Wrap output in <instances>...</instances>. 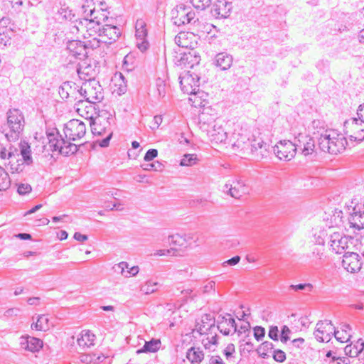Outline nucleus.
I'll return each instance as SVG.
<instances>
[{
  "instance_id": "obj_1",
  "label": "nucleus",
  "mask_w": 364,
  "mask_h": 364,
  "mask_svg": "<svg viewBox=\"0 0 364 364\" xmlns=\"http://www.w3.org/2000/svg\"><path fill=\"white\" fill-rule=\"evenodd\" d=\"M86 133L85 124L79 119H73L65 124L63 139L56 129L47 133L48 144L53 151H58L61 154L68 156L77 152V146L70 141L82 138Z\"/></svg>"
},
{
  "instance_id": "obj_2",
  "label": "nucleus",
  "mask_w": 364,
  "mask_h": 364,
  "mask_svg": "<svg viewBox=\"0 0 364 364\" xmlns=\"http://www.w3.org/2000/svg\"><path fill=\"white\" fill-rule=\"evenodd\" d=\"M259 129L252 127L247 123H238L235 125L232 138L235 140L233 146L241 150H247L250 148L252 152L260 150H267L268 144L260 136Z\"/></svg>"
},
{
  "instance_id": "obj_3",
  "label": "nucleus",
  "mask_w": 364,
  "mask_h": 364,
  "mask_svg": "<svg viewBox=\"0 0 364 364\" xmlns=\"http://www.w3.org/2000/svg\"><path fill=\"white\" fill-rule=\"evenodd\" d=\"M192 33L181 32L175 37V43L180 47L191 48L186 53H184L180 60V65L184 68H193L195 65H198L200 60V57L197 55L196 50H193L196 41H191V40L194 38Z\"/></svg>"
},
{
  "instance_id": "obj_4",
  "label": "nucleus",
  "mask_w": 364,
  "mask_h": 364,
  "mask_svg": "<svg viewBox=\"0 0 364 364\" xmlns=\"http://www.w3.org/2000/svg\"><path fill=\"white\" fill-rule=\"evenodd\" d=\"M6 114L5 136L9 141H14L18 140L23 133L25 127L24 115L18 109H10Z\"/></svg>"
},
{
  "instance_id": "obj_5",
  "label": "nucleus",
  "mask_w": 364,
  "mask_h": 364,
  "mask_svg": "<svg viewBox=\"0 0 364 364\" xmlns=\"http://www.w3.org/2000/svg\"><path fill=\"white\" fill-rule=\"evenodd\" d=\"M196 330L200 335L205 336L202 343L206 349H210L212 346L217 343L216 326L215 319L210 314L203 315L196 325Z\"/></svg>"
},
{
  "instance_id": "obj_6",
  "label": "nucleus",
  "mask_w": 364,
  "mask_h": 364,
  "mask_svg": "<svg viewBox=\"0 0 364 364\" xmlns=\"http://www.w3.org/2000/svg\"><path fill=\"white\" fill-rule=\"evenodd\" d=\"M80 95L89 102L97 103L104 98L103 89L95 79H88L77 90Z\"/></svg>"
},
{
  "instance_id": "obj_7",
  "label": "nucleus",
  "mask_w": 364,
  "mask_h": 364,
  "mask_svg": "<svg viewBox=\"0 0 364 364\" xmlns=\"http://www.w3.org/2000/svg\"><path fill=\"white\" fill-rule=\"evenodd\" d=\"M110 121H112V118L109 117H103L100 115L95 120L90 121V123L92 132L94 135L106 136L100 143L102 147H106L109 145V140L112 136Z\"/></svg>"
},
{
  "instance_id": "obj_8",
  "label": "nucleus",
  "mask_w": 364,
  "mask_h": 364,
  "mask_svg": "<svg viewBox=\"0 0 364 364\" xmlns=\"http://www.w3.org/2000/svg\"><path fill=\"white\" fill-rule=\"evenodd\" d=\"M173 23L178 26L196 23V14L192 9L183 4L176 5L171 11Z\"/></svg>"
},
{
  "instance_id": "obj_9",
  "label": "nucleus",
  "mask_w": 364,
  "mask_h": 364,
  "mask_svg": "<svg viewBox=\"0 0 364 364\" xmlns=\"http://www.w3.org/2000/svg\"><path fill=\"white\" fill-rule=\"evenodd\" d=\"M345 134L353 141L364 140V122L360 117H352L346 120L343 124Z\"/></svg>"
},
{
  "instance_id": "obj_10",
  "label": "nucleus",
  "mask_w": 364,
  "mask_h": 364,
  "mask_svg": "<svg viewBox=\"0 0 364 364\" xmlns=\"http://www.w3.org/2000/svg\"><path fill=\"white\" fill-rule=\"evenodd\" d=\"M74 27L85 38L93 37L94 39L98 38L97 34L100 33L102 28L100 23L95 22L87 14H85L83 19L76 21Z\"/></svg>"
},
{
  "instance_id": "obj_11",
  "label": "nucleus",
  "mask_w": 364,
  "mask_h": 364,
  "mask_svg": "<svg viewBox=\"0 0 364 364\" xmlns=\"http://www.w3.org/2000/svg\"><path fill=\"white\" fill-rule=\"evenodd\" d=\"M355 240L352 237H348L343 235L340 232H333L330 235L329 237V245L333 252L336 254H342L346 250L350 251L351 247L355 245Z\"/></svg>"
},
{
  "instance_id": "obj_12",
  "label": "nucleus",
  "mask_w": 364,
  "mask_h": 364,
  "mask_svg": "<svg viewBox=\"0 0 364 364\" xmlns=\"http://www.w3.org/2000/svg\"><path fill=\"white\" fill-rule=\"evenodd\" d=\"M294 145L296 146V152H300L304 156H311L315 153V141L309 134L299 133L294 138Z\"/></svg>"
},
{
  "instance_id": "obj_13",
  "label": "nucleus",
  "mask_w": 364,
  "mask_h": 364,
  "mask_svg": "<svg viewBox=\"0 0 364 364\" xmlns=\"http://www.w3.org/2000/svg\"><path fill=\"white\" fill-rule=\"evenodd\" d=\"M274 152L280 160L289 161L295 156L296 146L291 141L283 140L274 146Z\"/></svg>"
},
{
  "instance_id": "obj_14",
  "label": "nucleus",
  "mask_w": 364,
  "mask_h": 364,
  "mask_svg": "<svg viewBox=\"0 0 364 364\" xmlns=\"http://www.w3.org/2000/svg\"><path fill=\"white\" fill-rule=\"evenodd\" d=\"M223 192L234 198H240L248 193L249 188L242 179L229 180L223 187Z\"/></svg>"
},
{
  "instance_id": "obj_15",
  "label": "nucleus",
  "mask_w": 364,
  "mask_h": 364,
  "mask_svg": "<svg viewBox=\"0 0 364 364\" xmlns=\"http://www.w3.org/2000/svg\"><path fill=\"white\" fill-rule=\"evenodd\" d=\"M179 80L181 90L184 93H194L199 89L200 77L194 73L185 71L181 74Z\"/></svg>"
},
{
  "instance_id": "obj_16",
  "label": "nucleus",
  "mask_w": 364,
  "mask_h": 364,
  "mask_svg": "<svg viewBox=\"0 0 364 364\" xmlns=\"http://www.w3.org/2000/svg\"><path fill=\"white\" fill-rule=\"evenodd\" d=\"M96 104L78 100L75 105V109L80 116L88 120L90 123V121H93L100 116L97 111Z\"/></svg>"
},
{
  "instance_id": "obj_17",
  "label": "nucleus",
  "mask_w": 364,
  "mask_h": 364,
  "mask_svg": "<svg viewBox=\"0 0 364 364\" xmlns=\"http://www.w3.org/2000/svg\"><path fill=\"white\" fill-rule=\"evenodd\" d=\"M77 73L79 77L85 81L88 79H94L97 73L95 62L87 57L81 59L77 64Z\"/></svg>"
},
{
  "instance_id": "obj_18",
  "label": "nucleus",
  "mask_w": 364,
  "mask_h": 364,
  "mask_svg": "<svg viewBox=\"0 0 364 364\" xmlns=\"http://www.w3.org/2000/svg\"><path fill=\"white\" fill-rule=\"evenodd\" d=\"M363 259L358 253L353 251H347L343 255L342 261L343 267L350 273H355L360 270L363 265Z\"/></svg>"
},
{
  "instance_id": "obj_19",
  "label": "nucleus",
  "mask_w": 364,
  "mask_h": 364,
  "mask_svg": "<svg viewBox=\"0 0 364 364\" xmlns=\"http://www.w3.org/2000/svg\"><path fill=\"white\" fill-rule=\"evenodd\" d=\"M334 326L331 321H320L316 323L314 333L316 339L319 342H328L333 334Z\"/></svg>"
},
{
  "instance_id": "obj_20",
  "label": "nucleus",
  "mask_w": 364,
  "mask_h": 364,
  "mask_svg": "<svg viewBox=\"0 0 364 364\" xmlns=\"http://www.w3.org/2000/svg\"><path fill=\"white\" fill-rule=\"evenodd\" d=\"M146 26V23L142 19H138L135 24L136 46L141 52L146 51L149 47V43L146 39L147 30Z\"/></svg>"
},
{
  "instance_id": "obj_21",
  "label": "nucleus",
  "mask_w": 364,
  "mask_h": 364,
  "mask_svg": "<svg viewBox=\"0 0 364 364\" xmlns=\"http://www.w3.org/2000/svg\"><path fill=\"white\" fill-rule=\"evenodd\" d=\"M120 35V30L118 27L105 23L102 26L100 33L97 34L98 42L111 43L115 41Z\"/></svg>"
},
{
  "instance_id": "obj_22",
  "label": "nucleus",
  "mask_w": 364,
  "mask_h": 364,
  "mask_svg": "<svg viewBox=\"0 0 364 364\" xmlns=\"http://www.w3.org/2000/svg\"><path fill=\"white\" fill-rule=\"evenodd\" d=\"M348 221L350 228L358 230L364 228V209L360 204L353 207L350 213Z\"/></svg>"
},
{
  "instance_id": "obj_23",
  "label": "nucleus",
  "mask_w": 364,
  "mask_h": 364,
  "mask_svg": "<svg viewBox=\"0 0 364 364\" xmlns=\"http://www.w3.org/2000/svg\"><path fill=\"white\" fill-rule=\"evenodd\" d=\"M231 3L226 0H217L213 4L212 13L218 18H225L230 14Z\"/></svg>"
},
{
  "instance_id": "obj_24",
  "label": "nucleus",
  "mask_w": 364,
  "mask_h": 364,
  "mask_svg": "<svg viewBox=\"0 0 364 364\" xmlns=\"http://www.w3.org/2000/svg\"><path fill=\"white\" fill-rule=\"evenodd\" d=\"M208 136L210 141L215 143H222L227 139V133L222 125L215 122L210 129L208 130Z\"/></svg>"
},
{
  "instance_id": "obj_25",
  "label": "nucleus",
  "mask_w": 364,
  "mask_h": 364,
  "mask_svg": "<svg viewBox=\"0 0 364 364\" xmlns=\"http://www.w3.org/2000/svg\"><path fill=\"white\" fill-rule=\"evenodd\" d=\"M338 136V131L333 129H329L327 133L323 135L322 138H318V146L319 149L323 152L329 153L333 140L336 139Z\"/></svg>"
},
{
  "instance_id": "obj_26",
  "label": "nucleus",
  "mask_w": 364,
  "mask_h": 364,
  "mask_svg": "<svg viewBox=\"0 0 364 364\" xmlns=\"http://www.w3.org/2000/svg\"><path fill=\"white\" fill-rule=\"evenodd\" d=\"M20 339V346L24 350L36 352L43 347V341L39 338L31 336H22Z\"/></svg>"
},
{
  "instance_id": "obj_27",
  "label": "nucleus",
  "mask_w": 364,
  "mask_h": 364,
  "mask_svg": "<svg viewBox=\"0 0 364 364\" xmlns=\"http://www.w3.org/2000/svg\"><path fill=\"white\" fill-rule=\"evenodd\" d=\"M67 49L72 56L80 60L82 59V57H85L87 54L85 46L80 41H69Z\"/></svg>"
},
{
  "instance_id": "obj_28",
  "label": "nucleus",
  "mask_w": 364,
  "mask_h": 364,
  "mask_svg": "<svg viewBox=\"0 0 364 364\" xmlns=\"http://www.w3.org/2000/svg\"><path fill=\"white\" fill-rule=\"evenodd\" d=\"M217 330H219L220 333L225 336L229 335L232 331L236 332L237 326L235 319L231 317H223L222 320L218 322L216 326V331Z\"/></svg>"
},
{
  "instance_id": "obj_29",
  "label": "nucleus",
  "mask_w": 364,
  "mask_h": 364,
  "mask_svg": "<svg viewBox=\"0 0 364 364\" xmlns=\"http://www.w3.org/2000/svg\"><path fill=\"white\" fill-rule=\"evenodd\" d=\"M25 163L20 157L19 151L16 152L8 162H4V165L7 166L12 173H19L24 170Z\"/></svg>"
},
{
  "instance_id": "obj_30",
  "label": "nucleus",
  "mask_w": 364,
  "mask_h": 364,
  "mask_svg": "<svg viewBox=\"0 0 364 364\" xmlns=\"http://www.w3.org/2000/svg\"><path fill=\"white\" fill-rule=\"evenodd\" d=\"M232 63V56L225 52L219 53L215 57V65L220 68L221 70L230 69Z\"/></svg>"
},
{
  "instance_id": "obj_31",
  "label": "nucleus",
  "mask_w": 364,
  "mask_h": 364,
  "mask_svg": "<svg viewBox=\"0 0 364 364\" xmlns=\"http://www.w3.org/2000/svg\"><path fill=\"white\" fill-rule=\"evenodd\" d=\"M363 350L364 341L362 339H358L355 343L347 345L344 348L345 353L352 358L357 356L361 358Z\"/></svg>"
},
{
  "instance_id": "obj_32",
  "label": "nucleus",
  "mask_w": 364,
  "mask_h": 364,
  "mask_svg": "<svg viewBox=\"0 0 364 364\" xmlns=\"http://www.w3.org/2000/svg\"><path fill=\"white\" fill-rule=\"evenodd\" d=\"M95 336L89 330H84L81 332L80 336L77 338V344L85 348L95 345Z\"/></svg>"
},
{
  "instance_id": "obj_33",
  "label": "nucleus",
  "mask_w": 364,
  "mask_h": 364,
  "mask_svg": "<svg viewBox=\"0 0 364 364\" xmlns=\"http://www.w3.org/2000/svg\"><path fill=\"white\" fill-rule=\"evenodd\" d=\"M329 154H337L345 150L348 145L347 140L343 134L338 132V136L333 140Z\"/></svg>"
},
{
  "instance_id": "obj_34",
  "label": "nucleus",
  "mask_w": 364,
  "mask_h": 364,
  "mask_svg": "<svg viewBox=\"0 0 364 364\" xmlns=\"http://www.w3.org/2000/svg\"><path fill=\"white\" fill-rule=\"evenodd\" d=\"M309 129L311 130L314 135L316 136L317 139L318 140V138H322L323 135H324L325 133H327L330 129L327 128V126L323 121L314 119L312 121L311 124L309 127Z\"/></svg>"
},
{
  "instance_id": "obj_35",
  "label": "nucleus",
  "mask_w": 364,
  "mask_h": 364,
  "mask_svg": "<svg viewBox=\"0 0 364 364\" xmlns=\"http://www.w3.org/2000/svg\"><path fill=\"white\" fill-rule=\"evenodd\" d=\"M87 15L92 18L95 22H97L100 25H104L109 21L108 12L106 10H96L95 9H90Z\"/></svg>"
},
{
  "instance_id": "obj_36",
  "label": "nucleus",
  "mask_w": 364,
  "mask_h": 364,
  "mask_svg": "<svg viewBox=\"0 0 364 364\" xmlns=\"http://www.w3.org/2000/svg\"><path fill=\"white\" fill-rule=\"evenodd\" d=\"M351 327L348 324L342 325L341 330L333 331V335L341 343L348 342L351 337Z\"/></svg>"
},
{
  "instance_id": "obj_37",
  "label": "nucleus",
  "mask_w": 364,
  "mask_h": 364,
  "mask_svg": "<svg viewBox=\"0 0 364 364\" xmlns=\"http://www.w3.org/2000/svg\"><path fill=\"white\" fill-rule=\"evenodd\" d=\"M186 358L191 364H200L204 358V354L199 348L192 347L188 350Z\"/></svg>"
},
{
  "instance_id": "obj_38",
  "label": "nucleus",
  "mask_w": 364,
  "mask_h": 364,
  "mask_svg": "<svg viewBox=\"0 0 364 364\" xmlns=\"http://www.w3.org/2000/svg\"><path fill=\"white\" fill-rule=\"evenodd\" d=\"M76 87H72L69 82H64L59 88V95L63 100L73 99L77 100L74 97L75 94Z\"/></svg>"
},
{
  "instance_id": "obj_39",
  "label": "nucleus",
  "mask_w": 364,
  "mask_h": 364,
  "mask_svg": "<svg viewBox=\"0 0 364 364\" xmlns=\"http://www.w3.org/2000/svg\"><path fill=\"white\" fill-rule=\"evenodd\" d=\"M161 341L159 339H151L149 341H146L144 346L136 350V353H156L161 348Z\"/></svg>"
},
{
  "instance_id": "obj_40",
  "label": "nucleus",
  "mask_w": 364,
  "mask_h": 364,
  "mask_svg": "<svg viewBox=\"0 0 364 364\" xmlns=\"http://www.w3.org/2000/svg\"><path fill=\"white\" fill-rule=\"evenodd\" d=\"M20 150L19 154L22 161L26 164L30 165L33 163V159L31 156V150L28 144L26 141H21L19 144Z\"/></svg>"
},
{
  "instance_id": "obj_41",
  "label": "nucleus",
  "mask_w": 364,
  "mask_h": 364,
  "mask_svg": "<svg viewBox=\"0 0 364 364\" xmlns=\"http://www.w3.org/2000/svg\"><path fill=\"white\" fill-rule=\"evenodd\" d=\"M18 149L9 145L8 147L0 145V159L4 162H8L9 160L18 152Z\"/></svg>"
},
{
  "instance_id": "obj_42",
  "label": "nucleus",
  "mask_w": 364,
  "mask_h": 364,
  "mask_svg": "<svg viewBox=\"0 0 364 364\" xmlns=\"http://www.w3.org/2000/svg\"><path fill=\"white\" fill-rule=\"evenodd\" d=\"M159 284L152 279H149L140 287V291L144 294L149 295L158 290Z\"/></svg>"
},
{
  "instance_id": "obj_43",
  "label": "nucleus",
  "mask_w": 364,
  "mask_h": 364,
  "mask_svg": "<svg viewBox=\"0 0 364 364\" xmlns=\"http://www.w3.org/2000/svg\"><path fill=\"white\" fill-rule=\"evenodd\" d=\"M49 319L46 315H40L38 316V319L35 323L31 325L32 328H35L36 331H46L49 329Z\"/></svg>"
},
{
  "instance_id": "obj_44",
  "label": "nucleus",
  "mask_w": 364,
  "mask_h": 364,
  "mask_svg": "<svg viewBox=\"0 0 364 364\" xmlns=\"http://www.w3.org/2000/svg\"><path fill=\"white\" fill-rule=\"evenodd\" d=\"M167 91V85L161 78H158L155 82V89L154 90V95L158 98H163L165 97Z\"/></svg>"
},
{
  "instance_id": "obj_45",
  "label": "nucleus",
  "mask_w": 364,
  "mask_h": 364,
  "mask_svg": "<svg viewBox=\"0 0 364 364\" xmlns=\"http://www.w3.org/2000/svg\"><path fill=\"white\" fill-rule=\"evenodd\" d=\"M11 186V179L9 173L0 166V192L5 191Z\"/></svg>"
},
{
  "instance_id": "obj_46",
  "label": "nucleus",
  "mask_w": 364,
  "mask_h": 364,
  "mask_svg": "<svg viewBox=\"0 0 364 364\" xmlns=\"http://www.w3.org/2000/svg\"><path fill=\"white\" fill-rule=\"evenodd\" d=\"M188 95H190L189 101L191 102L192 106L195 107L205 106V104L203 103V100L202 99L204 95V93L203 92H200L199 89L198 90H196L194 93H190Z\"/></svg>"
},
{
  "instance_id": "obj_47",
  "label": "nucleus",
  "mask_w": 364,
  "mask_h": 364,
  "mask_svg": "<svg viewBox=\"0 0 364 364\" xmlns=\"http://www.w3.org/2000/svg\"><path fill=\"white\" fill-rule=\"evenodd\" d=\"M326 357L330 359L328 364H348L350 362L348 358L336 356L331 350L327 352Z\"/></svg>"
},
{
  "instance_id": "obj_48",
  "label": "nucleus",
  "mask_w": 364,
  "mask_h": 364,
  "mask_svg": "<svg viewBox=\"0 0 364 364\" xmlns=\"http://www.w3.org/2000/svg\"><path fill=\"white\" fill-rule=\"evenodd\" d=\"M169 243L171 245L181 248H186V242L181 235L176 234L168 237Z\"/></svg>"
},
{
  "instance_id": "obj_49",
  "label": "nucleus",
  "mask_w": 364,
  "mask_h": 364,
  "mask_svg": "<svg viewBox=\"0 0 364 364\" xmlns=\"http://www.w3.org/2000/svg\"><path fill=\"white\" fill-rule=\"evenodd\" d=\"M198 158L196 154H184L181 160L180 165L182 166H192L198 162Z\"/></svg>"
},
{
  "instance_id": "obj_50",
  "label": "nucleus",
  "mask_w": 364,
  "mask_h": 364,
  "mask_svg": "<svg viewBox=\"0 0 364 364\" xmlns=\"http://www.w3.org/2000/svg\"><path fill=\"white\" fill-rule=\"evenodd\" d=\"M274 348L272 343L269 341L263 342L258 348V353L260 356L265 358L268 356V353L272 350Z\"/></svg>"
},
{
  "instance_id": "obj_51",
  "label": "nucleus",
  "mask_w": 364,
  "mask_h": 364,
  "mask_svg": "<svg viewBox=\"0 0 364 364\" xmlns=\"http://www.w3.org/2000/svg\"><path fill=\"white\" fill-rule=\"evenodd\" d=\"M235 348L232 343L228 344L223 350V354L225 355L226 359L232 363H235Z\"/></svg>"
},
{
  "instance_id": "obj_52",
  "label": "nucleus",
  "mask_w": 364,
  "mask_h": 364,
  "mask_svg": "<svg viewBox=\"0 0 364 364\" xmlns=\"http://www.w3.org/2000/svg\"><path fill=\"white\" fill-rule=\"evenodd\" d=\"M192 5L197 9L204 10L211 4V0H190Z\"/></svg>"
},
{
  "instance_id": "obj_53",
  "label": "nucleus",
  "mask_w": 364,
  "mask_h": 364,
  "mask_svg": "<svg viewBox=\"0 0 364 364\" xmlns=\"http://www.w3.org/2000/svg\"><path fill=\"white\" fill-rule=\"evenodd\" d=\"M17 192L19 195L23 196L30 193L32 191V187L28 183H19L16 184Z\"/></svg>"
},
{
  "instance_id": "obj_54",
  "label": "nucleus",
  "mask_w": 364,
  "mask_h": 364,
  "mask_svg": "<svg viewBox=\"0 0 364 364\" xmlns=\"http://www.w3.org/2000/svg\"><path fill=\"white\" fill-rule=\"evenodd\" d=\"M176 252V250L175 248H170V249H161L156 250L153 255L156 257H161V256H175Z\"/></svg>"
},
{
  "instance_id": "obj_55",
  "label": "nucleus",
  "mask_w": 364,
  "mask_h": 364,
  "mask_svg": "<svg viewBox=\"0 0 364 364\" xmlns=\"http://www.w3.org/2000/svg\"><path fill=\"white\" fill-rule=\"evenodd\" d=\"M162 164L159 163V161H156L155 163L141 165V167L145 171H151L154 170L156 171H161L162 169Z\"/></svg>"
},
{
  "instance_id": "obj_56",
  "label": "nucleus",
  "mask_w": 364,
  "mask_h": 364,
  "mask_svg": "<svg viewBox=\"0 0 364 364\" xmlns=\"http://www.w3.org/2000/svg\"><path fill=\"white\" fill-rule=\"evenodd\" d=\"M113 268L115 272L120 273L124 277L126 268H128V263L127 262H121L115 264Z\"/></svg>"
},
{
  "instance_id": "obj_57",
  "label": "nucleus",
  "mask_w": 364,
  "mask_h": 364,
  "mask_svg": "<svg viewBox=\"0 0 364 364\" xmlns=\"http://www.w3.org/2000/svg\"><path fill=\"white\" fill-rule=\"evenodd\" d=\"M273 358L277 362L282 363L286 360V354L282 350H274Z\"/></svg>"
},
{
  "instance_id": "obj_58",
  "label": "nucleus",
  "mask_w": 364,
  "mask_h": 364,
  "mask_svg": "<svg viewBox=\"0 0 364 364\" xmlns=\"http://www.w3.org/2000/svg\"><path fill=\"white\" fill-rule=\"evenodd\" d=\"M291 333V330L287 326H283L281 331L280 340L282 343H287L289 340V335Z\"/></svg>"
},
{
  "instance_id": "obj_59",
  "label": "nucleus",
  "mask_w": 364,
  "mask_h": 364,
  "mask_svg": "<svg viewBox=\"0 0 364 364\" xmlns=\"http://www.w3.org/2000/svg\"><path fill=\"white\" fill-rule=\"evenodd\" d=\"M139 268L138 266L129 267L128 264V268H126L124 277L136 276L139 273Z\"/></svg>"
},
{
  "instance_id": "obj_60",
  "label": "nucleus",
  "mask_w": 364,
  "mask_h": 364,
  "mask_svg": "<svg viewBox=\"0 0 364 364\" xmlns=\"http://www.w3.org/2000/svg\"><path fill=\"white\" fill-rule=\"evenodd\" d=\"M265 330L261 326H256L254 328V336L257 341H261L264 338Z\"/></svg>"
},
{
  "instance_id": "obj_61",
  "label": "nucleus",
  "mask_w": 364,
  "mask_h": 364,
  "mask_svg": "<svg viewBox=\"0 0 364 364\" xmlns=\"http://www.w3.org/2000/svg\"><path fill=\"white\" fill-rule=\"evenodd\" d=\"M180 294L185 299L188 298L193 299L196 296L193 294V291L191 288L183 289L180 290Z\"/></svg>"
},
{
  "instance_id": "obj_62",
  "label": "nucleus",
  "mask_w": 364,
  "mask_h": 364,
  "mask_svg": "<svg viewBox=\"0 0 364 364\" xmlns=\"http://www.w3.org/2000/svg\"><path fill=\"white\" fill-rule=\"evenodd\" d=\"M158 155V151L155 149H149L144 157V160L145 161H150L151 160H153L154 158H156Z\"/></svg>"
},
{
  "instance_id": "obj_63",
  "label": "nucleus",
  "mask_w": 364,
  "mask_h": 364,
  "mask_svg": "<svg viewBox=\"0 0 364 364\" xmlns=\"http://www.w3.org/2000/svg\"><path fill=\"white\" fill-rule=\"evenodd\" d=\"M10 40V37L6 33H4V32H0V48L2 49L4 47H6L8 44H9Z\"/></svg>"
},
{
  "instance_id": "obj_64",
  "label": "nucleus",
  "mask_w": 364,
  "mask_h": 364,
  "mask_svg": "<svg viewBox=\"0 0 364 364\" xmlns=\"http://www.w3.org/2000/svg\"><path fill=\"white\" fill-rule=\"evenodd\" d=\"M215 283L213 281H210L206 283L203 287V293H210L215 291Z\"/></svg>"
}]
</instances>
